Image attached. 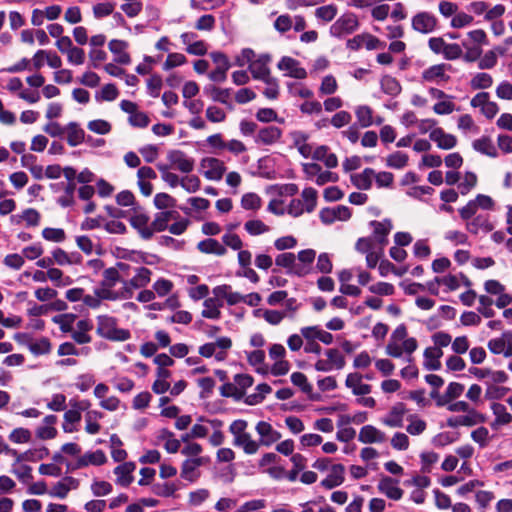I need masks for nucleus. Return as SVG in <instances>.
Listing matches in <instances>:
<instances>
[{"label":"nucleus","mask_w":512,"mask_h":512,"mask_svg":"<svg viewBox=\"0 0 512 512\" xmlns=\"http://www.w3.org/2000/svg\"><path fill=\"white\" fill-rule=\"evenodd\" d=\"M119 95L117 87L110 83L104 85L99 92L96 93V99L99 101H113Z\"/></svg>","instance_id":"nucleus-53"},{"label":"nucleus","mask_w":512,"mask_h":512,"mask_svg":"<svg viewBox=\"0 0 512 512\" xmlns=\"http://www.w3.org/2000/svg\"><path fill=\"white\" fill-rule=\"evenodd\" d=\"M181 488V483L176 482H163L154 483L151 487L152 493L159 497H173Z\"/></svg>","instance_id":"nucleus-34"},{"label":"nucleus","mask_w":512,"mask_h":512,"mask_svg":"<svg viewBox=\"0 0 512 512\" xmlns=\"http://www.w3.org/2000/svg\"><path fill=\"white\" fill-rule=\"evenodd\" d=\"M154 205L159 210L174 208L176 206V199L164 192L157 193L154 197Z\"/></svg>","instance_id":"nucleus-55"},{"label":"nucleus","mask_w":512,"mask_h":512,"mask_svg":"<svg viewBox=\"0 0 512 512\" xmlns=\"http://www.w3.org/2000/svg\"><path fill=\"white\" fill-rule=\"evenodd\" d=\"M312 158L317 161H322L327 168H335L338 166V158L334 153L329 151L327 146L317 147L312 154Z\"/></svg>","instance_id":"nucleus-31"},{"label":"nucleus","mask_w":512,"mask_h":512,"mask_svg":"<svg viewBox=\"0 0 512 512\" xmlns=\"http://www.w3.org/2000/svg\"><path fill=\"white\" fill-rule=\"evenodd\" d=\"M407 163L408 155L401 151H396L386 158V165L394 169H402Z\"/></svg>","instance_id":"nucleus-50"},{"label":"nucleus","mask_w":512,"mask_h":512,"mask_svg":"<svg viewBox=\"0 0 512 512\" xmlns=\"http://www.w3.org/2000/svg\"><path fill=\"white\" fill-rule=\"evenodd\" d=\"M47 277L58 286H66L72 283V279L63 276V272L58 268H49L47 270Z\"/></svg>","instance_id":"nucleus-57"},{"label":"nucleus","mask_w":512,"mask_h":512,"mask_svg":"<svg viewBox=\"0 0 512 512\" xmlns=\"http://www.w3.org/2000/svg\"><path fill=\"white\" fill-rule=\"evenodd\" d=\"M386 439V434L373 425L363 426L358 434V441L364 444L383 443Z\"/></svg>","instance_id":"nucleus-16"},{"label":"nucleus","mask_w":512,"mask_h":512,"mask_svg":"<svg viewBox=\"0 0 512 512\" xmlns=\"http://www.w3.org/2000/svg\"><path fill=\"white\" fill-rule=\"evenodd\" d=\"M375 171L372 168H365L361 173L351 175L352 183L361 190H369Z\"/></svg>","instance_id":"nucleus-33"},{"label":"nucleus","mask_w":512,"mask_h":512,"mask_svg":"<svg viewBox=\"0 0 512 512\" xmlns=\"http://www.w3.org/2000/svg\"><path fill=\"white\" fill-rule=\"evenodd\" d=\"M473 148L484 155L489 157H497V149L489 137L483 136L473 141Z\"/></svg>","instance_id":"nucleus-40"},{"label":"nucleus","mask_w":512,"mask_h":512,"mask_svg":"<svg viewBox=\"0 0 512 512\" xmlns=\"http://www.w3.org/2000/svg\"><path fill=\"white\" fill-rule=\"evenodd\" d=\"M301 198H294L290 201L286 208V213L293 216L299 217L304 212L311 213L317 206L318 192L312 187L303 189Z\"/></svg>","instance_id":"nucleus-3"},{"label":"nucleus","mask_w":512,"mask_h":512,"mask_svg":"<svg viewBox=\"0 0 512 512\" xmlns=\"http://www.w3.org/2000/svg\"><path fill=\"white\" fill-rule=\"evenodd\" d=\"M450 68L451 66L445 63L432 65L422 72L421 78L424 82L440 85L449 81L450 76L446 72Z\"/></svg>","instance_id":"nucleus-7"},{"label":"nucleus","mask_w":512,"mask_h":512,"mask_svg":"<svg viewBox=\"0 0 512 512\" xmlns=\"http://www.w3.org/2000/svg\"><path fill=\"white\" fill-rule=\"evenodd\" d=\"M398 483V480L389 476H384L380 479L377 488L380 493L384 494L389 499L397 501L402 498L404 493L398 486Z\"/></svg>","instance_id":"nucleus-10"},{"label":"nucleus","mask_w":512,"mask_h":512,"mask_svg":"<svg viewBox=\"0 0 512 512\" xmlns=\"http://www.w3.org/2000/svg\"><path fill=\"white\" fill-rule=\"evenodd\" d=\"M80 458L82 460L81 464L84 465V467L89 465L101 466L107 462V457L102 450L88 451L80 456Z\"/></svg>","instance_id":"nucleus-43"},{"label":"nucleus","mask_w":512,"mask_h":512,"mask_svg":"<svg viewBox=\"0 0 512 512\" xmlns=\"http://www.w3.org/2000/svg\"><path fill=\"white\" fill-rule=\"evenodd\" d=\"M173 289V283L168 279H158L153 284V290L154 293L157 294L159 297H164L168 295Z\"/></svg>","instance_id":"nucleus-64"},{"label":"nucleus","mask_w":512,"mask_h":512,"mask_svg":"<svg viewBox=\"0 0 512 512\" xmlns=\"http://www.w3.org/2000/svg\"><path fill=\"white\" fill-rule=\"evenodd\" d=\"M201 181L196 175H188L181 178L180 186L188 193H195L200 189Z\"/></svg>","instance_id":"nucleus-58"},{"label":"nucleus","mask_w":512,"mask_h":512,"mask_svg":"<svg viewBox=\"0 0 512 512\" xmlns=\"http://www.w3.org/2000/svg\"><path fill=\"white\" fill-rule=\"evenodd\" d=\"M477 184V176L473 172H466L463 180L459 183L458 188L462 195L469 193Z\"/></svg>","instance_id":"nucleus-59"},{"label":"nucleus","mask_w":512,"mask_h":512,"mask_svg":"<svg viewBox=\"0 0 512 512\" xmlns=\"http://www.w3.org/2000/svg\"><path fill=\"white\" fill-rule=\"evenodd\" d=\"M464 385L458 382H451L447 386L445 394L437 400L438 406H443L449 401L458 398L464 391Z\"/></svg>","instance_id":"nucleus-42"},{"label":"nucleus","mask_w":512,"mask_h":512,"mask_svg":"<svg viewBox=\"0 0 512 512\" xmlns=\"http://www.w3.org/2000/svg\"><path fill=\"white\" fill-rule=\"evenodd\" d=\"M248 363L255 367L256 372L260 374H266L268 367L265 364V352L263 350H254L247 353Z\"/></svg>","instance_id":"nucleus-39"},{"label":"nucleus","mask_w":512,"mask_h":512,"mask_svg":"<svg viewBox=\"0 0 512 512\" xmlns=\"http://www.w3.org/2000/svg\"><path fill=\"white\" fill-rule=\"evenodd\" d=\"M443 352L437 347H428L424 351V367L427 370L436 371L441 368L440 358Z\"/></svg>","instance_id":"nucleus-29"},{"label":"nucleus","mask_w":512,"mask_h":512,"mask_svg":"<svg viewBox=\"0 0 512 512\" xmlns=\"http://www.w3.org/2000/svg\"><path fill=\"white\" fill-rule=\"evenodd\" d=\"M197 248L200 252L205 254H214L217 256H223L226 254L227 249L218 240L213 238H207L200 241L197 244Z\"/></svg>","instance_id":"nucleus-30"},{"label":"nucleus","mask_w":512,"mask_h":512,"mask_svg":"<svg viewBox=\"0 0 512 512\" xmlns=\"http://www.w3.org/2000/svg\"><path fill=\"white\" fill-rule=\"evenodd\" d=\"M67 142L71 147L80 145L85 140V132L76 122H70L65 127Z\"/></svg>","instance_id":"nucleus-35"},{"label":"nucleus","mask_w":512,"mask_h":512,"mask_svg":"<svg viewBox=\"0 0 512 512\" xmlns=\"http://www.w3.org/2000/svg\"><path fill=\"white\" fill-rule=\"evenodd\" d=\"M42 237L50 242L61 243L65 240V231L61 228L46 227L42 230Z\"/></svg>","instance_id":"nucleus-52"},{"label":"nucleus","mask_w":512,"mask_h":512,"mask_svg":"<svg viewBox=\"0 0 512 512\" xmlns=\"http://www.w3.org/2000/svg\"><path fill=\"white\" fill-rule=\"evenodd\" d=\"M233 445L240 447L248 455L257 453L259 449V443L252 439L249 433H245L240 437L233 440Z\"/></svg>","instance_id":"nucleus-38"},{"label":"nucleus","mask_w":512,"mask_h":512,"mask_svg":"<svg viewBox=\"0 0 512 512\" xmlns=\"http://www.w3.org/2000/svg\"><path fill=\"white\" fill-rule=\"evenodd\" d=\"M278 69L288 71V76L295 79H305L307 77L306 70L299 65V62L288 56H284L277 64Z\"/></svg>","instance_id":"nucleus-15"},{"label":"nucleus","mask_w":512,"mask_h":512,"mask_svg":"<svg viewBox=\"0 0 512 512\" xmlns=\"http://www.w3.org/2000/svg\"><path fill=\"white\" fill-rule=\"evenodd\" d=\"M380 84L382 91L390 96H396L401 92L399 82L392 76H384Z\"/></svg>","instance_id":"nucleus-48"},{"label":"nucleus","mask_w":512,"mask_h":512,"mask_svg":"<svg viewBox=\"0 0 512 512\" xmlns=\"http://www.w3.org/2000/svg\"><path fill=\"white\" fill-rule=\"evenodd\" d=\"M87 128L96 134L105 135L111 131V124L106 120L96 119L90 121Z\"/></svg>","instance_id":"nucleus-62"},{"label":"nucleus","mask_w":512,"mask_h":512,"mask_svg":"<svg viewBox=\"0 0 512 512\" xmlns=\"http://www.w3.org/2000/svg\"><path fill=\"white\" fill-rule=\"evenodd\" d=\"M325 355L327 356V360L334 369L341 370L344 368L346 361L338 349H328L326 350Z\"/></svg>","instance_id":"nucleus-51"},{"label":"nucleus","mask_w":512,"mask_h":512,"mask_svg":"<svg viewBox=\"0 0 512 512\" xmlns=\"http://www.w3.org/2000/svg\"><path fill=\"white\" fill-rule=\"evenodd\" d=\"M466 229L471 234H478L480 231L489 233L494 229V225L487 215L479 214L466 223Z\"/></svg>","instance_id":"nucleus-23"},{"label":"nucleus","mask_w":512,"mask_h":512,"mask_svg":"<svg viewBox=\"0 0 512 512\" xmlns=\"http://www.w3.org/2000/svg\"><path fill=\"white\" fill-rule=\"evenodd\" d=\"M152 272L146 267H138L130 280H122L121 283L133 294L134 289L146 287L151 280Z\"/></svg>","instance_id":"nucleus-13"},{"label":"nucleus","mask_w":512,"mask_h":512,"mask_svg":"<svg viewBox=\"0 0 512 512\" xmlns=\"http://www.w3.org/2000/svg\"><path fill=\"white\" fill-rule=\"evenodd\" d=\"M429 137L440 149L449 150L454 148L457 144L456 137L452 134L446 133L440 127L434 128L430 131Z\"/></svg>","instance_id":"nucleus-19"},{"label":"nucleus","mask_w":512,"mask_h":512,"mask_svg":"<svg viewBox=\"0 0 512 512\" xmlns=\"http://www.w3.org/2000/svg\"><path fill=\"white\" fill-rule=\"evenodd\" d=\"M126 267L127 264L118 262L117 267H110L103 271V279L98 288L100 289V294L105 298V300L117 301L132 298V293L124 284H122L120 289L114 290L116 284L121 281L118 268L125 269Z\"/></svg>","instance_id":"nucleus-1"},{"label":"nucleus","mask_w":512,"mask_h":512,"mask_svg":"<svg viewBox=\"0 0 512 512\" xmlns=\"http://www.w3.org/2000/svg\"><path fill=\"white\" fill-rule=\"evenodd\" d=\"M358 17L353 12L343 13L329 28L332 37L341 39L359 29Z\"/></svg>","instance_id":"nucleus-4"},{"label":"nucleus","mask_w":512,"mask_h":512,"mask_svg":"<svg viewBox=\"0 0 512 512\" xmlns=\"http://www.w3.org/2000/svg\"><path fill=\"white\" fill-rule=\"evenodd\" d=\"M469 373L479 380L487 379L485 382L487 385L505 383L508 380V375L502 370L471 367Z\"/></svg>","instance_id":"nucleus-9"},{"label":"nucleus","mask_w":512,"mask_h":512,"mask_svg":"<svg viewBox=\"0 0 512 512\" xmlns=\"http://www.w3.org/2000/svg\"><path fill=\"white\" fill-rule=\"evenodd\" d=\"M200 168L205 178L212 181L221 180L226 172L224 162L214 157L203 158L200 162Z\"/></svg>","instance_id":"nucleus-5"},{"label":"nucleus","mask_w":512,"mask_h":512,"mask_svg":"<svg viewBox=\"0 0 512 512\" xmlns=\"http://www.w3.org/2000/svg\"><path fill=\"white\" fill-rule=\"evenodd\" d=\"M230 89L218 88L214 85H206L203 89L204 94L208 95L213 101L227 104L230 98Z\"/></svg>","instance_id":"nucleus-41"},{"label":"nucleus","mask_w":512,"mask_h":512,"mask_svg":"<svg viewBox=\"0 0 512 512\" xmlns=\"http://www.w3.org/2000/svg\"><path fill=\"white\" fill-rule=\"evenodd\" d=\"M259 435V446H271L281 438V434L276 431L271 424L266 421H259L255 427Z\"/></svg>","instance_id":"nucleus-12"},{"label":"nucleus","mask_w":512,"mask_h":512,"mask_svg":"<svg viewBox=\"0 0 512 512\" xmlns=\"http://www.w3.org/2000/svg\"><path fill=\"white\" fill-rule=\"evenodd\" d=\"M203 464L202 458H189L183 461L181 465V473L180 476L182 479L187 480L191 483L195 482L199 476L200 472L198 468Z\"/></svg>","instance_id":"nucleus-21"},{"label":"nucleus","mask_w":512,"mask_h":512,"mask_svg":"<svg viewBox=\"0 0 512 512\" xmlns=\"http://www.w3.org/2000/svg\"><path fill=\"white\" fill-rule=\"evenodd\" d=\"M179 216L177 211H163L159 212L155 215L154 220L151 223V228L153 229V233L162 232L169 229L168 223L172 219H176Z\"/></svg>","instance_id":"nucleus-32"},{"label":"nucleus","mask_w":512,"mask_h":512,"mask_svg":"<svg viewBox=\"0 0 512 512\" xmlns=\"http://www.w3.org/2000/svg\"><path fill=\"white\" fill-rule=\"evenodd\" d=\"M112 490V485L107 481L94 480L91 484V491L96 497L106 496L110 494Z\"/></svg>","instance_id":"nucleus-61"},{"label":"nucleus","mask_w":512,"mask_h":512,"mask_svg":"<svg viewBox=\"0 0 512 512\" xmlns=\"http://www.w3.org/2000/svg\"><path fill=\"white\" fill-rule=\"evenodd\" d=\"M370 226L373 227V238L378 243L380 250H383L388 243L387 236L392 230V223L389 219L383 221L373 220L370 222Z\"/></svg>","instance_id":"nucleus-14"},{"label":"nucleus","mask_w":512,"mask_h":512,"mask_svg":"<svg viewBox=\"0 0 512 512\" xmlns=\"http://www.w3.org/2000/svg\"><path fill=\"white\" fill-rule=\"evenodd\" d=\"M244 228L252 236L261 235L269 231V227L258 219L247 221Z\"/></svg>","instance_id":"nucleus-54"},{"label":"nucleus","mask_w":512,"mask_h":512,"mask_svg":"<svg viewBox=\"0 0 512 512\" xmlns=\"http://www.w3.org/2000/svg\"><path fill=\"white\" fill-rule=\"evenodd\" d=\"M97 334L110 341H126L130 339L131 333L127 329L117 326V319L108 315L97 317Z\"/></svg>","instance_id":"nucleus-2"},{"label":"nucleus","mask_w":512,"mask_h":512,"mask_svg":"<svg viewBox=\"0 0 512 512\" xmlns=\"http://www.w3.org/2000/svg\"><path fill=\"white\" fill-rule=\"evenodd\" d=\"M109 50L114 54V61L121 65H128L131 62V57L126 49L128 43L123 40L113 39L108 44Z\"/></svg>","instance_id":"nucleus-22"},{"label":"nucleus","mask_w":512,"mask_h":512,"mask_svg":"<svg viewBox=\"0 0 512 512\" xmlns=\"http://www.w3.org/2000/svg\"><path fill=\"white\" fill-rule=\"evenodd\" d=\"M345 384L352 390L354 395H367L371 392V386L362 383V376L358 373L348 374Z\"/></svg>","instance_id":"nucleus-27"},{"label":"nucleus","mask_w":512,"mask_h":512,"mask_svg":"<svg viewBox=\"0 0 512 512\" xmlns=\"http://www.w3.org/2000/svg\"><path fill=\"white\" fill-rule=\"evenodd\" d=\"M28 347L30 352L36 356L45 355L51 351V343L46 337L31 342Z\"/></svg>","instance_id":"nucleus-49"},{"label":"nucleus","mask_w":512,"mask_h":512,"mask_svg":"<svg viewBox=\"0 0 512 512\" xmlns=\"http://www.w3.org/2000/svg\"><path fill=\"white\" fill-rule=\"evenodd\" d=\"M136 465L134 462H124L114 469V474L117 476V483L123 487L129 486L133 481L132 473Z\"/></svg>","instance_id":"nucleus-26"},{"label":"nucleus","mask_w":512,"mask_h":512,"mask_svg":"<svg viewBox=\"0 0 512 512\" xmlns=\"http://www.w3.org/2000/svg\"><path fill=\"white\" fill-rule=\"evenodd\" d=\"M412 28L422 34L432 33L437 26V18L426 11L419 12L412 17Z\"/></svg>","instance_id":"nucleus-8"},{"label":"nucleus","mask_w":512,"mask_h":512,"mask_svg":"<svg viewBox=\"0 0 512 512\" xmlns=\"http://www.w3.org/2000/svg\"><path fill=\"white\" fill-rule=\"evenodd\" d=\"M269 56H261L249 64V71L256 80L265 81L271 77L270 69L267 66Z\"/></svg>","instance_id":"nucleus-25"},{"label":"nucleus","mask_w":512,"mask_h":512,"mask_svg":"<svg viewBox=\"0 0 512 512\" xmlns=\"http://www.w3.org/2000/svg\"><path fill=\"white\" fill-rule=\"evenodd\" d=\"M345 467L342 464H333L330 467V473L321 481V486L325 489H333L340 486L344 480Z\"/></svg>","instance_id":"nucleus-20"},{"label":"nucleus","mask_w":512,"mask_h":512,"mask_svg":"<svg viewBox=\"0 0 512 512\" xmlns=\"http://www.w3.org/2000/svg\"><path fill=\"white\" fill-rule=\"evenodd\" d=\"M282 136V130L277 126H266L261 128L256 134L254 141L259 145H273L279 141Z\"/></svg>","instance_id":"nucleus-17"},{"label":"nucleus","mask_w":512,"mask_h":512,"mask_svg":"<svg viewBox=\"0 0 512 512\" xmlns=\"http://www.w3.org/2000/svg\"><path fill=\"white\" fill-rule=\"evenodd\" d=\"M338 13V8L335 4H328L321 7H318L315 10V17L318 20H322L324 22L332 21Z\"/></svg>","instance_id":"nucleus-47"},{"label":"nucleus","mask_w":512,"mask_h":512,"mask_svg":"<svg viewBox=\"0 0 512 512\" xmlns=\"http://www.w3.org/2000/svg\"><path fill=\"white\" fill-rule=\"evenodd\" d=\"M354 112L359 127L368 128L374 124L373 110L368 105H358Z\"/></svg>","instance_id":"nucleus-36"},{"label":"nucleus","mask_w":512,"mask_h":512,"mask_svg":"<svg viewBox=\"0 0 512 512\" xmlns=\"http://www.w3.org/2000/svg\"><path fill=\"white\" fill-rule=\"evenodd\" d=\"M491 410L495 416V420L491 423L493 429H497L501 425H507L512 422V415L507 411L505 405L501 403H492Z\"/></svg>","instance_id":"nucleus-28"},{"label":"nucleus","mask_w":512,"mask_h":512,"mask_svg":"<svg viewBox=\"0 0 512 512\" xmlns=\"http://www.w3.org/2000/svg\"><path fill=\"white\" fill-rule=\"evenodd\" d=\"M64 195L59 197L57 203L64 208L74 205L75 182L62 183Z\"/></svg>","instance_id":"nucleus-46"},{"label":"nucleus","mask_w":512,"mask_h":512,"mask_svg":"<svg viewBox=\"0 0 512 512\" xmlns=\"http://www.w3.org/2000/svg\"><path fill=\"white\" fill-rule=\"evenodd\" d=\"M204 309L202 310V316L204 318L217 320L221 317L220 308L223 303L217 298H207L203 303Z\"/></svg>","instance_id":"nucleus-37"},{"label":"nucleus","mask_w":512,"mask_h":512,"mask_svg":"<svg viewBox=\"0 0 512 512\" xmlns=\"http://www.w3.org/2000/svg\"><path fill=\"white\" fill-rule=\"evenodd\" d=\"M168 160L173 169L179 170L182 173H190L194 169V160L180 150L170 151L168 153Z\"/></svg>","instance_id":"nucleus-11"},{"label":"nucleus","mask_w":512,"mask_h":512,"mask_svg":"<svg viewBox=\"0 0 512 512\" xmlns=\"http://www.w3.org/2000/svg\"><path fill=\"white\" fill-rule=\"evenodd\" d=\"M406 413L405 405L401 402L396 403L389 413L382 419V423L389 427H402L403 417Z\"/></svg>","instance_id":"nucleus-24"},{"label":"nucleus","mask_w":512,"mask_h":512,"mask_svg":"<svg viewBox=\"0 0 512 512\" xmlns=\"http://www.w3.org/2000/svg\"><path fill=\"white\" fill-rule=\"evenodd\" d=\"M275 263L277 266L288 269L289 274H293L299 277H303L310 272V269L306 265H300L296 263V256L294 253L286 252L279 254Z\"/></svg>","instance_id":"nucleus-6"},{"label":"nucleus","mask_w":512,"mask_h":512,"mask_svg":"<svg viewBox=\"0 0 512 512\" xmlns=\"http://www.w3.org/2000/svg\"><path fill=\"white\" fill-rule=\"evenodd\" d=\"M241 205L246 210H257L261 206V198L255 193H246L242 196Z\"/></svg>","instance_id":"nucleus-60"},{"label":"nucleus","mask_w":512,"mask_h":512,"mask_svg":"<svg viewBox=\"0 0 512 512\" xmlns=\"http://www.w3.org/2000/svg\"><path fill=\"white\" fill-rule=\"evenodd\" d=\"M102 418H103L102 412H99L96 410L88 411L85 415V422H86L85 431L88 434H92V435L97 434L101 428L100 424L98 423V420H100Z\"/></svg>","instance_id":"nucleus-44"},{"label":"nucleus","mask_w":512,"mask_h":512,"mask_svg":"<svg viewBox=\"0 0 512 512\" xmlns=\"http://www.w3.org/2000/svg\"><path fill=\"white\" fill-rule=\"evenodd\" d=\"M492 83L493 79L491 75L485 72L477 73L471 80L473 89H486L489 88Z\"/></svg>","instance_id":"nucleus-56"},{"label":"nucleus","mask_w":512,"mask_h":512,"mask_svg":"<svg viewBox=\"0 0 512 512\" xmlns=\"http://www.w3.org/2000/svg\"><path fill=\"white\" fill-rule=\"evenodd\" d=\"M162 84H163V81H162V78L161 76L159 75H152L148 80H147V90H148V94L153 97V98H157L159 95H160V91H161V88H162Z\"/></svg>","instance_id":"nucleus-63"},{"label":"nucleus","mask_w":512,"mask_h":512,"mask_svg":"<svg viewBox=\"0 0 512 512\" xmlns=\"http://www.w3.org/2000/svg\"><path fill=\"white\" fill-rule=\"evenodd\" d=\"M49 455V450L45 447H39L27 450L26 452L17 455V462L20 461H31L36 462L46 458Z\"/></svg>","instance_id":"nucleus-45"},{"label":"nucleus","mask_w":512,"mask_h":512,"mask_svg":"<svg viewBox=\"0 0 512 512\" xmlns=\"http://www.w3.org/2000/svg\"><path fill=\"white\" fill-rule=\"evenodd\" d=\"M131 226L138 231L140 236L149 240L153 236V229L149 225V217L144 213H135L129 219Z\"/></svg>","instance_id":"nucleus-18"}]
</instances>
